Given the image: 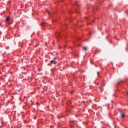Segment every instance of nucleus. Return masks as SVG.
<instances>
[{"mask_svg":"<svg viewBox=\"0 0 128 128\" xmlns=\"http://www.w3.org/2000/svg\"><path fill=\"white\" fill-rule=\"evenodd\" d=\"M120 116H121L122 118H124L126 117V114H124V112H121Z\"/></svg>","mask_w":128,"mask_h":128,"instance_id":"obj_1","label":"nucleus"},{"mask_svg":"<svg viewBox=\"0 0 128 128\" xmlns=\"http://www.w3.org/2000/svg\"><path fill=\"white\" fill-rule=\"evenodd\" d=\"M50 62L52 64H56V61L54 60H52L50 61Z\"/></svg>","mask_w":128,"mask_h":128,"instance_id":"obj_2","label":"nucleus"},{"mask_svg":"<svg viewBox=\"0 0 128 128\" xmlns=\"http://www.w3.org/2000/svg\"><path fill=\"white\" fill-rule=\"evenodd\" d=\"M10 20V16H8L6 18V22H8Z\"/></svg>","mask_w":128,"mask_h":128,"instance_id":"obj_3","label":"nucleus"},{"mask_svg":"<svg viewBox=\"0 0 128 128\" xmlns=\"http://www.w3.org/2000/svg\"><path fill=\"white\" fill-rule=\"evenodd\" d=\"M83 50H88V48H86V47H84V48H83Z\"/></svg>","mask_w":128,"mask_h":128,"instance_id":"obj_4","label":"nucleus"},{"mask_svg":"<svg viewBox=\"0 0 128 128\" xmlns=\"http://www.w3.org/2000/svg\"><path fill=\"white\" fill-rule=\"evenodd\" d=\"M102 86H104V84H102Z\"/></svg>","mask_w":128,"mask_h":128,"instance_id":"obj_5","label":"nucleus"},{"mask_svg":"<svg viewBox=\"0 0 128 128\" xmlns=\"http://www.w3.org/2000/svg\"><path fill=\"white\" fill-rule=\"evenodd\" d=\"M72 124V122L70 123V126H73Z\"/></svg>","mask_w":128,"mask_h":128,"instance_id":"obj_6","label":"nucleus"},{"mask_svg":"<svg viewBox=\"0 0 128 128\" xmlns=\"http://www.w3.org/2000/svg\"><path fill=\"white\" fill-rule=\"evenodd\" d=\"M126 94H127V96H128V92H127Z\"/></svg>","mask_w":128,"mask_h":128,"instance_id":"obj_7","label":"nucleus"},{"mask_svg":"<svg viewBox=\"0 0 128 128\" xmlns=\"http://www.w3.org/2000/svg\"><path fill=\"white\" fill-rule=\"evenodd\" d=\"M48 14H50V12H48Z\"/></svg>","mask_w":128,"mask_h":128,"instance_id":"obj_8","label":"nucleus"},{"mask_svg":"<svg viewBox=\"0 0 128 128\" xmlns=\"http://www.w3.org/2000/svg\"><path fill=\"white\" fill-rule=\"evenodd\" d=\"M74 91H72V92H73Z\"/></svg>","mask_w":128,"mask_h":128,"instance_id":"obj_9","label":"nucleus"}]
</instances>
